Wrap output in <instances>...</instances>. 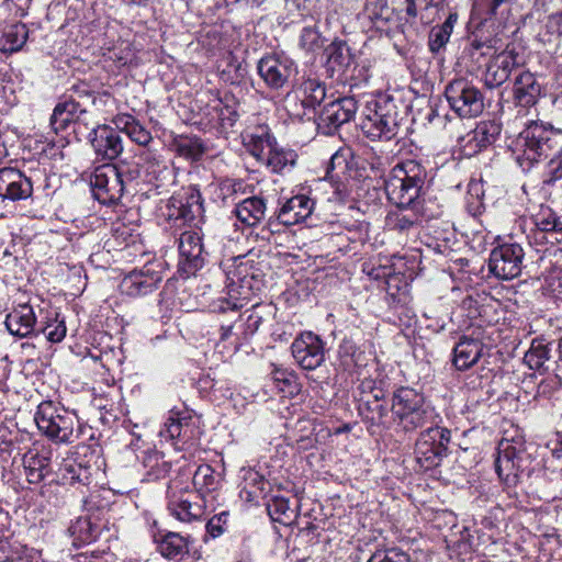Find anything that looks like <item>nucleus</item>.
<instances>
[{
	"label": "nucleus",
	"instance_id": "423d86ee",
	"mask_svg": "<svg viewBox=\"0 0 562 562\" xmlns=\"http://www.w3.org/2000/svg\"><path fill=\"white\" fill-rule=\"evenodd\" d=\"M445 95L450 109L460 117H476L484 110L483 93L476 86L463 78L448 83Z\"/></svg>",
	"mask_w": 562,
	"mask_h": 562
},
{
	"label": "nucleus",
	"instance_id": "052dcab7",
	"mask_svg": "<svg viewBox=\"0 0 562 562\" xmlns=\"http://www.w3.org/2000/svg\"><path fill=\"white\" fill-rule=\"evenodd\" d=\"M301 41L302 45L310 50L321 46V36L312 27L304 29Z\"/></svg>",
	"mask_w": 562,
	"mask_h": 562
},
{
	"label": "nucleus",
	"instance_id": "58836bf2",
	"mask_svg": "<svg viewBox=\"0 0 562 562\" xmlns=\"http://www.w3.org/2000/svg\"><path fill=\"white\" fill-rule=\"evenodd\" d=\"M452 16H449L447 21L431 29L429 34V47L431 52H438L448 42L452 32Z\"/></svg>",
	"mask_w": 562,
	"mask_h": 562
},
{
	"label": "nucleus",
	"instance_id": "e2e57ef3",
	"mask_svg": "<svg viewBox=\"0 0 562 562\" xmlns=\"http://www.w3.org/2000/svg\"><path fill=\"white\" fill-rule=\"evenodd\" d=\"M90 119H82L80 123H74V132L79 135H83L89 127L93 131L97 127L98 122L94 120V116L91 112H88Z\"/></svg>",
	"mask_w": 562,
	"mask_h": 562
},
{
	"label": "nucleus",
	"instance_id": "cd10ccee",
	"mask_svg": "<svg viewBox=\"0 0 562 562\" xmlns=\"http://www.w3.org/2000/svg\"><path fill=\"white\" fill-rule=\"evenodd\" d=\"M266 204L262 199L247 198L237 204L235 213L240 222L248 226L257 225L265 216Z\"/></svg>",
	"mask_w": 562,
	"mask_h": 562
},
{
	"label": "nucleus",
	"instance_id": "338daca9",
	"mask_svg": "<svg viewBox=\"0 0 562 562\" xmlns=\"http://www.w3.org/2000/svg\"><path fill=\"white\" fill-rule=\"evenodd\" d=\"M241 188L243 183L240 181L228 180L223 184V189L232 191V193H237L238 191L241 190Z\"/></svg>",
	"mask_w": 562,
	"mask_h": 562
},
{
	"label": "nucleus",
	"instance_id": "c756f323",
	"mask_svg": "<svg viewBox=\"0 0 562 562\" xmlns=\"http://www.w3.org/2000/svg\"><path fill=\"white\" fill-rule=\"evenodd\" d=\"M29 31L25 24L15 23L8 26L0 37V50L3 53H14L20 50L25 44Z\"/></svg>",
	"mask_w": 562,
	"mask_h": 562
},
{
	"label": "nucleus",
	"instance_id": "f257e3e1",
	"mask_svg": "<svg viewBox=\"0 0 562 562\" xmlns=\"http://www.w3.org/2000/svg\"><path fill=\"white\" fill-rule=\"evenodd\" d=\"M522 154L517 157L518 162L532 164L540 157L550 159L553 173L562 171V135L547 128L542 124L531 123L520 133L516 143Z\"/></svg>",
	"mask_w": 562,
	"mask_h": 562
},
{
	"label": "nucleus",
	"instance_id": "6e6552de",
	"mask_svg": "<svg viewBox=\"0 0 562 562\" xmlns=\"http://www.w3.org/2000/svg\"><path fill=\"white\" fill-rule=\"evenodd\" d=\"M450 431L446 428H428L415 445V458L420 469L428 471L438 467L447 451Z\"/></svg>",
	"mask_w": 562,
	"mask_h": 562
},
{
	"label": "nucleus",
	"instance_id": "1a4fd4ad",
	"mask_svg": "<svg viewBox=\"0 0 562 562\" xmlns=\"http://www.w3.org/2000/svg\"><path fill=\"white\" fill-rule=\"evenodd\" d=\"M94 198L103 203H114L123 194V180L116 166L104 164L97 167L90 178Z\"/></svg>",
	"mask_w": 562,
	"mask_h": 562
},
{
	"label": "nucleus",
	"instance_id": "6ab92c4d",
	"mask_svg": "<svg viewBox=\"0 0 562 562\" xmlns=\"http://www.w3.org/2000/svg\"><path fill=\"white\" fill-rule=\"evenodd\" d=\"M357 109L355 98L344 97L325 105L321 119L323 122L338 127L349 122L355 116Z\"/></svg>",
	"mask_w": 562,
	"mask_h": 562
},
{
	"label": "nucleus",
	"instance_id": "9d476101",
	"mask_svg": "<svg viewBox=\"0 0 562 562\" xmlns=\"http://www.w3.org/2000/svg\"><path fill=\"white\" fill-rule=\"evenodd\" d=\"M522 258L524 251L519 245L504 244L492 250L488 267L499 279H514L521 272Z\"/></svg>",
	"mask_w": 562,
	"mask_h": 562
},
{
	"label": "nucleus",
	"instance_id": "72a5a7b5",
	"mask_svg": "<svg viewBox=\"0 0 562 562\" xmlns=\"http://www.w3.org/2000/svg\"><path fill=\"white\" fill-rule=\"evenodd\" d=\"M193 484L201 494H207L218 488L220 480L215 476L213 469L207 464L200 465L193 476Z\"/></svg>",
	"mask_w": 562,
	"mask_h": 562
},
{
	"label": "nucleus",
	"instance_id": "603ef678",
	"mask_svg": "<svg viewBox=\"0 0 562 562\" xmlns=\"http://www.w3.org/2000/svg\"><path fill=\"white\" fill-rule=\"evenodd\" d=\"M125 128L131 139L138 145L146 146L151 140L150 133L138 123H128Z\"/></svg>",
	"mask_w": 562,
	"mask_h": 562
},
{
	"label": "nucleus",
	"instance_id": "f704fd0d",
	"mask_svg": "<svg viewBox=\"0 0 562 562\" xmlns=\"http://www.w3.org/2000/svg\"><path fill=\"white\" fill-rule=\"evenodd\" d=\"M158 548L164 557L175 559L187 551V542L178 533L170 532L161 539Z\"/></svg>",
	"mask_w": 562,
	"mask_h": 562
},
{
	"label": "nucleus",
	"instance_id": "c85d7f7f",
	"mask_svg": "<svg viewBox=\"0 0 562 562\" xmlns=\"http://www.w3.org/2000/svg\"><path fill=\"white\" fill-rule=\"evenodd\" d=\"M293 94L299 99L304 108L313 109L318 105L325 98L324 86L315 79L304 80L294 91Z\"/></svg>",
	"mask_w": 562,
	"mask_h": 562
},
{
	"label": "nucleus",
	"instance_id": "f3484780",
	"mask_svg": "<svg viewBox=\"0 0 562 562\" xmlns=\"http://www.w3.org/2000/svg\"><path fill=\"white\" fill-rule=\"evenodd\" d=\"M227 279L228 293L235 300H248L261 286L260 280H257L252 273H249V268L243 263L229 270Z\"/></svg>",
	"mask_w": 562,
	"mask_h": 562
},
{
	"label": "nucleus",
	"instance_id": "f03ea898",
	"mask_svg": "<svg viewBox=\"0 0 562 562\" xmlns=\"http://www.w3.org/2000/svg\"><path fill=\"white\" fill-rule=\"evenodd\" d=\"M522 154L517 157L518 162L532 164L540 157L550 159L553 173L562 171V135L547 128L542 124L531 123L520 133L516 143Z\"/></svg>",
	"mask_w": 562,
	"mask_h": 562
},
{
	"label": "nucleus",
	"instance_id": "4d7b16f0",
	"mask_svg": "<svg viewBox=\"0 0 562 562\" xmlns=\"http://www.w3.org/2000/svg\"><path fill=\"white\" fill-rule=\"evenodd\" d=\"M44 333L46 335V340L50 342H59L66 336L65 323L56 322L55 324H49L45 327Z\"/></svg>",
	"mask_w": 562,
	"mask_h": 562
},
{
	"label": "nucleus",
	"instance_id": "c03bdc74",
	"mask_svg": "<svg viewBox=\"0 0 562 562\" xmlns=\"http://www.w3.org/2000/svg\"><path fill=\"white\" fill-rule=\"evenodd\" d=\"M548 359L549 351L546 346L540 344L532 345L524 357L526 364L533 370L541 369Z\"/></svg>",
	"mask_w": 562,
	"mask_h": 562
},
{
	"label": "nucleus",
	"instance_id": "a211bd4d",
	"mask_svg": "<svg viewBox=\"0 0 562 562\" xmlns=\"http://www.w3.org/2000/svg\"><path fill=\"white\" fill-rule=\"evenodd\" d=\"M361 128L371 139L387 138L395 135V120L378 110H370L361 123Z\"/></svg>",
	"mask_w": 562,
	"mask_h": 562
},
{
	"label": "nucleus",
	"instance_id": "2eb2a0df",
	"mask_svg": "<svg viewBox=\"0 0 562 562\" xmlns=\"http://www.w3.org/2000/svg\"><path fill=\"white\" fill-rule=\"evenodd\" d=\"M90 143L94 149L95 156L100 160H113L123 150L121 138L117 132L108 125H97Z\"/></svg>",
	"mask_w": 562,
	"mask_h": 562
},
{
	"label": "nucleus",
	"instance_id": "412c9836",
	"mask_svg": "<svg viewBox=\"0 0 562 562\" xmlns=\"http://www.w3.org/2000/svg\"><path fill=\"white\" fill-rule=\"evenodd\" d=\"M82 119H90L88 111L81 109L74 101H65L55 106L50 117V125L55 132H58L71 123H80Z\"/></svg>",
	"mask_w": 562,
	"mask_h": 562
},
{
	"label": "nucleus",
	"instance_id": "7c9ffc66",
	"mask_svg": "<svg viewBox=\"0 0 562 562\" xmlns=\"http://www.w3.org/2000/svg\"><path fill=\"white\" fill-rule=\"evenodd\" d=\"M58 476L63 484L75 485L81 483L86 485L90 480V471L75 460L67 459L59 465Z\"/></svg>",
	"mask_w": 562,
	"mask_h": 562
},
{
	"label": "nucleus",
	"instance_id": "2f4dec72",
	"mask_svg": "<svg viewBox=\"0 0 562 562\" xmlns=\"http://www.w3.org/2000/svg\"><path fill=\"white\" fill-rule=\"evenodd\" d=\"M267 509L272 520L282 525H292L297 517L296 507H291L289 501L281 496L272 497L267 504Z\"/></svg>",
	"mask_w": 562,
	"mask_h": 562
},
{
	"label": "nucleus",
	"instance_id": "774afa93",
	"mask_svg": "<svg viewBox=\"0 0 562 562\" xmlns=\"http://www.w3.org/2000/svg\"><path fill=\"white\" fill-rule=\"evenodd\" d=\"M21 348L25 352V355L37 356V358L41 359V356L35 352L36 345L26 341L21 345Z\"/></svg>",
	"mask_w": 562,
	"mask_h": 562
},
{
	"label": "nucleus",
	"instance_id": "0eeeda50",
	"mask_svg": "<svg viewBox=\"0 0 562 562\" xmlns=\"http://www.w3.org/2000/svg\"><path fill=\"white\" fill-rule=\"evenodd\" d=\"M424 395L411 387L398 389L393 396L392 412L405 431H413L426 423Z\"/></svg>",
	"mask_w": 562,
	"mask_h": 562
},
{
	"label": "nucleus",
	"instance_id": "ea45409f",
	"mask_svg": "<svg viewBox=\"0 0 562 562\" xmlns=\"http://www.w3.org/2000/svg\"><path fill=\"white\" fill-rule=\"evenodd\" d=\"M170 509L172 514L181 521H190L202 516L203 510L200 505H192L187 499H181L178 503H171Z\"/></svg>",
	"mask_w": 562,
	"mask_h": 562
},
{
	"label": "nucleus",
	"instance_id": "4468645a",
	"mask_svg": "<svg viewBox=\"0 0 562 562\" xmlns=\"http://www.w3.org/2000/svg\"><path fill=\"white\" fill-rule=\"evenodd\" d=\"M179 251L183 259L180 262L179 271L186 278L194 274L203 263V245L200 235L191 231L182 233L179 239Z\"/></svg>",
	"mask_w": 562,
	"mask_h": 562
},
{
	"label": "nucleus",
	"instance_id": "8fccbe9b",
	"mask_svg": "<svg viewBox=\"0 0 562 562\" xmlns=\"http://www.w3.org/2000/svg\"><path fill=\"white\" fill-rule=\"evenodd\" d=\"M111 58L119 66H126L135 59V52L128 43L122 42L113 48Z\"/></svg>",
	"mask_w": 562,
	"mask_h": 562
},
{
	"label": "nucleus",
	"instance_id": "3c124183",
	"mask_svg": "<svg viewBox=\"0 0 562 562\" xmlns=\"http://www.w3.org/2000/svg\"><path fill=\"white\" fill-rule=\"evenodd\" d=\"M367 409L369 414L367 415V418L372 423L376 425H384L385 424V417L387 415L386 407L375 397L372 403L366 404Z\"/></svg>",
	"mask_w": 562,
	"mask_h": 562
},
{
	"label": "nucleus",
	"instance_id": "c9c22d12",
	"mask_svg": "<svg viewBox=\"0 0 562 562\" xmlns=\"http://www.w3.org/2000/svg\"><path fill=\"white\" fill-rule=\"evenodd\" d=\"M417 216L412 211L400 207V210L389 213L386 216V226L392 231L404 232L409 229L415 222Z\"/></svg>",
	"mask_w": 562,
	"mask_h": 562
},
{
	"label": "nucleus",
	"instance_id": "7ed1b4c3",
	"mask_svg": "<svg viewBox=\"0 0 562 562\" xmlns=\"http://www.w3.org/2000/svg\"><path fill=\"white\" fill-rule=\"evenodd\" d=\"M426 171L416 160H406L392 170L385 189L390 200L400 207L411 205L419 195Z\"/></svg>",
	"mask_w": 562,
	"mask_h": 562
},
{
	"label": "nucleus",
	"instance_id": "bf43d9fd",
	"mask_svg": "<svg viewBox=\"0 0 562 562\" xmlns=\"http://www.w3.org/2000/svg\"><path fill=\"white\" fill-rule=\"evenodd\" d=\"M544 282L549 291L554 292L562 288V269L553 267L548 274L544 276Z\"/></svg>",
	"mask_w": 562,
	"mask_h": 562
},
{
	"label": "nucleus",
	"instance_id": "393cba45",
	"mask_svg": "<svg viewBox=\"0 0 562 562\" xmlns=\"http://www.w3.org/2000/svg\"><path fill=\"white\" fill-rule=\"evenodd\" d=\"M514 92L520 105L530 106L537 102L540 94V87L531 72L524 71L515 80Z\"/></svg>",
	"mask_w": 562,
	"mask_h": 562
},
{
	"label": "nucleus",
	"instance_id": "5701e85b",
	"mask_svg": "<svg viewBox=\"0 0 562 562\" xmlns=\"http://www.w3.org/2000/svg\"><path fill=\"white\" fill-rule=\"evenodd\" d=\"M311 213V200L304 195H296L288 200L281 207L278 220L283 225L291 226L304 221Z\"/></svg>",
	"mask_w": 562,
	"mask_h": 562
},
{
	"label": "nucleus",
	"instance_id": "b1692460",
	"mask_svg": "<svg viewBox=\"0 0 562 562\" xmlns=\"http://www.w3.org/2000/svg\"><path fill=\"white\" fill-rule=\"evenodd\" d=\"M5 325L12 335L25 337L32 333L35 325V316L30 305H20L11 312L5 319Z\"/></svg>",
	"mask_w": 562,
	"mask_h": 562
},
{
	"label": "nucleus",
	"instance_id": "09e8293b",
	"mask_svg": "<svg viewBox=\"0 0 562 562\" xmlns=\"http://www.w3.org/2000/svg\"><path fill=\"white\" fill-rule=\"evenodd\" d=\"M181 215L186 217L188 214H199L202 211L201 194L198 189L190 187L188 189V199L186 204H181Z\"/></svg>",
	"mask_w": 562,
	"mask_h": 562
},
{
	"label": "nucleus",
	"instance_id": "69168bd1",
	"mask_svg": "<svg viewBox=\"0 0 562 562\" xmlns=\"http://www.w3.org/2000/svg\"><path fill=\"white\" fill-rule=\"evenodd\" d=\"M260 322L261 317L256 312L251 313L247 318V329L254 333L257 330Z\"/></svg>",
	"mask_w": 562,
	"mask_h": 562
},
{
	"label": "nucleus",
	"instance_id": "49530a36",
	"mask_svg": "<svg viewBox=\"0 0 562 562\" xmlns=\"http://www.w3.org/2000/svg\"><path fill=\"white\" fill-rule=\"evenodd\" d=\"M273 382L276 383L277 389L289 395H293L297 392V383L296 379L292 373L276 370L272 375Z\"/></svg>",
	"mask_w": 562,
	"mask_h": 562
},
{
	"label": "nucleus",
	"instance_id": "37998d69",
	"mask_svg": "<svg viewBox=\"0 0 562 562\" xmlns=\"http://www.w3.org/2000/svg\"><path fill=\"white\" fill-rule=\"evenodd\" d=\"M71 529L72 533L77 535L78 539L83 543H89L95 540L98 536L97 527L88 517L77 519Z\"/></svg>",
	"mask_w": 562,
	"mask_h": 562
},
{
	"label": "nucleus",
	"instance_id": "680f3d73",
	"mask_svg": "<svg viewBox=\"0 0 562 562\" xmlns=\"http://www.w3.org/2000/svg\"><path fill=\"white\" fill-rule=\"evenodd\" d=\"M347 59L344 55V47L340 45H331L328 61L334 66H342Z\"/></svg>",
	"mask_w": 562,
	"mask_h": 562
},
{
	"label": "nucleus",
	"instance_id": "e433bc0d",
	"mask_svg": "<svg viewBox=\"0 0 562 562\" xmlns=\"http://www.w3.org/2000/svg\"><path fill=\"white\" fill-rule=\"evenodd\" d=\"M144 467L148 470V476L158 479L165 476L170 470V463L164 460L158 451H148L143 459Z\"/></svg>",
	"mask_w": 562,
	"mask_h": 562
},
{
	"label": "nucleus",
	"instance_id": "bb28decb",
	"mask_svg": "<svg viewBox=\"0 0 562 562\" xmlns=\"http://www.w3.org/2000/svg\"><path fill=\"white\" fill-rule=\"evenodd\" d=\"M265 150L256 151L257 158L266 160L267 164L274 170L280 171L288 165H293L295 161V154L291 150L279 148L276 144H263Z\"/></svg>",
	"mask_w": 562,
	"mask_h": 562
},
{
	"label": "nucleus",
	"instance_id": "20e7f679",
	"mask_svg": "<svg viewBox=\"0 0 562 562\" xmlns=\"http://www.w3.org/2000/svg\"><path fill=\"white\" fill-rule=\"evenodd\" d=\"M35 422L38 429L57 442L70 443L79 437L80 425L77 416L52 402L40 404Z\"/></svg>",
	"mask_w": 562,
	"mask_h": 562
},
{
	"label": "nucleus",
	"instance_id": "473e14b6",
	"mask_svg": "<svg viewBox=\"0 0 562 562\" xmlns=\"http://www.w3.org/2000/svg\"><path fill=\"white\" fill-rule=\"evenodd\" d=\"M171 149L181 157L196 160L204 153V146L199 138L177 136L170 144Z\"/></svg>",
	"mask_w": 562,
	"mask_h": 562
},
{
	"label": "nucleus",
	"instance_id": "6e6d98bb",
	"mask_svg": "<svg viewBox=\"0 0 562 562\" xmlns=\"http://www.w3.org/2000/svg\"><path fill=\"white\" fill-rule=\"evenodd\" d=\"M506 1L507 0H475L473 8L477 14L492 16L495 14L497 7Z\"/></svg>",
	"mask_w": 562,
	"mask_h": 562
},
{
	"label": "nucleus",
	"instance_id": "39448f33",
	"mask_svg": "<svg viewBox=\"0 0 562 562\" xmlns=\"http://www.w3.org/2000/svg\"><path fill=\"white\" fill-rule=\"evenodd\" d=\"M530 463L531 458L526 451L525 441L521 437L503 438L499 441L496 471L505 484L508 486L516 485L519 477L529 472Z\"/></svg>",
	"mask_w": 562,
	"mask_h": 562
},
{
	"label": "nucleus",
	"instance_id": "a878e982",
	"mask_svg": "<svg viewBox=\"0 0 562 562\" xmlns=\"http://www.w3.org/2000/svg\"><path fill=\"white\" fill-rule=\"evenodd\" d=\"M49 458L36 450H29L23 456V467L26 480L32 484H38L47 473Z\"/></svg>",
	"mask_w": 562,
	"mask_h": 562
},
{
	"label": "nucleus",
	"instance_id": "864d4df0",
	"mask_svg": "<svg viewBox=\"0 0 562 562\" xmlns=\"http://www.w3.org/2000/svg\"><path fill=\"white\" fill-rule=\"evenodd\" d=\"M368 562H409L407 555L398 550L375 552Z\"/></svg>",
	"mask_w": 562,
	"mask_h": 562
},
{
	"label": "nucleus",
	"instance_id": "0e129e2a",
	"mask_svg": "<svg viewBox=\"0 0 562 562\" xmlns=\"http://www.w3.org/2000/svg\"><path fill=\"white\" fill-rule=\"evenodd\" d=\"M12 558V550L9 541L0 533V562H7Z\"/></svg>",
	"mask_w": 562,
	"mask_h": 562
},
{
	"label": "nucleus",
	"instance_id": "ddd939ff",
	"mask_svg": "<svg viewBox=\"0 0 562 562\" xmlns=\"http://www.w3.org/2000/svg\"><path fill=\"white\" fill-rule=\"evenodd\" d=\"M518 65V53L514 47L507 46L488 63L484 75L485 86L487 88L499 87L509 78L512 70Z\"/></svg>",
	"mask_w": 562,
	"mask_h": 562
},
{
	"label": "nucleus",
	"instance_id": "aec40b11",
	"mask_svg": "<svg viewBox=\"0 0 562 562\" xmlns=\"http://www.w3.org/2000/svg\"><path fill=\"white\" fill-rule=\"evenodd\" d=\"M160 276H155L150 268L142 271H134L127 274L120 284L123 294L135 296L151 292L156 284L160 281Z\"/></svg>",
	"mask_w": 562,
	"mask_h": 562
},
{
	"label": "nucleus",
	"instance_id": "13d9d810",
	"mask_svg": "<svg viewBox=\"0 0 562 562\" xmlns=\"http://www.w3.org/2000/svg\"><path fill=\"white\" fill-rule=\"evenodd\" d=\"M273 143H274V140L271 139L269 134L266 132H262L261 134H258V135H250L247 144L250 148V153L255 157H257V154H256L257 150L259 151L260 148H262V150H265L263 144H273Z\"/></svg>",
	"mask_w": 562,
	"mask_h": 562
},
{
	"label": "nucleus",
	"instance_id": "79ce46f5",
	"mask_svg": "<svg viewBox=\"0 0 562 562\" xmlns=\"http://www.w3.org/2000/svg\"><path fill=\"white\" fill-rule=\"evenodd\" d=\"M214 102L216 103L214 108L218 112V119L222 122L227 121L232 125L237 116V102L234 95L226 93L224 99H216Z\"/></svg>",
	"mask_w": 562,
	"mask_h": 562
},
{
	"label": "nucleus",
	"instance_id": "5fc2aeb1",
	"mask_svg": "<svg viewBox=\"0 0 562 562\" xmlns=\"http://www.w3.org/2000/svg\"><path fill=\"white\" fill-rule=\"evenodd\" d=\"M546 29L547 34L543 41L550 42L553 37H560L562 35V12L551 15Z\"/></svg>",
	"mask_w": 562,
	"mask_h": 562
},
{
	"label": "nucleus",
	"instance_id": "9b49d317",
	"mask_svg": "<svg viewBox=\"0 0 562 562\" xmlns=\"http://www.w3.org/2000/svg\"><path fill=\"white\" fill-rule=\"evenodd\" d=\"M292 355L303 369L313 370L324 361L323 342L313 333H303L293 341Z\"/></svg>",
	"mask_w": 562,
	"mask_h": 562
},
{
	"label": "nucleus",
	"instance_id": "f8f14e48",
	"mask_svg": "<svg viewBox=\"0 0 562 562\" xmlns=\"http://www.w3.org/2000/svg\"><path fill=\"white\" fill-rule=\"evenodd\" d=\"M258 71L267 86L272 89H280L293 76L295 68L292 60L271 55L260 59Z\"/></svg>",
	"mask_w": 562,
	"mask_h": 562
},
{
	"label": "nucleus",
	"instance_id": "4c0bfd02",
	"mask_svg": "<svg viewBox=\"0 0 562 562\" xmlns=\"http://www.w3.org/2000/svg\"><path fill=\"white\" fill-rule=\"evenodd\" d=\"M533 222L542 232H562V222L549 207L541 206L539 212L533 215Z\"/></svg>",
	"mask_w": 562,
	"mask_h": 562
},
{
	"label": "nucleus",
	"instance_id": "4be33fe9",
	"mask_svg": "<svg viewBox=\"0 0 562 562\" xmlns=\"http://www.w3.org/2000/svg\"><path fill=\"white\" fill-rule=\"evenodd\" d=\"M483 345L480 340L462 337L453 349V364L458 370H468L480 359Z\"/></svg>",
	"mask_w": 562,
	"mask_h": 562
},
{
	"label": "nucleus",
	"instance_id": "a18cd8bd",
	"mask_svg": "<svg viewBox=\"0 0 562 562\" xmlns=\"http://www.w3.org/2000/svg\"><path fill=\"white\" fill-rule=\"evenodd\" d=\"M189 420H191V416L188 412H171L166 425L169 437L171 439L180 437L182 428L189 426Z\"/></svg>",
	"mask_w": 562,
	"mask_h": 562
},
{
	"label": "nucleus",
	"instance_id": "a19ab883",
	"mask_svg": "<svg viewBox=\"0 0 562 562\" xmlns=\"http://www.w3.org/2000/svg\"><path fill=\"white\" fill-rule=\"evenodd\" d=\"M473 131L476 140L487 147L495 142L499 135L501 127L493 121H483Z\"/></svg>",
	"mask_w": 562,
	"mask_h": 562
},
{
	"label": "nucleus",
	"instance_id": "de8ad7c7",
	"mask_svg": "<svg viewBox=\"0 0 562 562\" xmlns=\"http://www.w3.org/2000/svg\"><path fill=\"white\" fill-rule=\"evenodd\" d=\"M459 148L462 157H472L486 147L476 140L474 131H471L467 135L460 137Z\"/></svg>",
	"mask_w": 562,
	"mask_h": 562
},
{
	"label": "nucleus",
	"instance_id": "dca6fc26",
	"mask_svg": "<svg viewBox=\"0 0 562 562\" xmlns=\"http://www.w3.org/2000/svg\"><path fill=\"white\" fill-rule=\"evenodd\" d=\"M32 194L31 181L14 168L0 169V198L16 201Z\"/></svg>",
	"mask_w": 562,
	"mask_h": 562
}]
</instances>
